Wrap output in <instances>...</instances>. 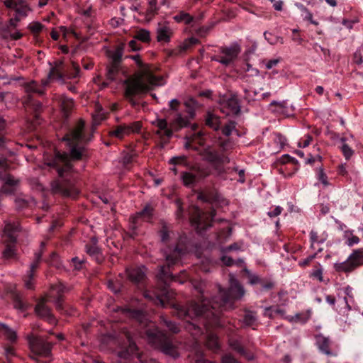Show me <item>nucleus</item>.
Segmentation results:
<instances>
[{
	"label": "nucleus",
	"instance_id": "9",
	"mask_svg": "<svg viewBox=\"0 0 363 363\" xmlns=\"http://www.w3.org/2000/svg\"><path fill=\"white\" fill-rule=\"evenodd\" d=\"M123 50L124 45L123 44L117 45L114 50H107L108 62L106 66V80L108 82H103L104 86H107L110 82L116 79L121 67Z\"/></svg>",
	"mask_w": 363,
	"mask_h": 363
},
{
	"label": "nucleus",
	"instance_id": "58",
	"mask_svg": "<svg viewBox=\"0 0 363 363\" xmlns=\"http://www.w3.org/2000/svg\"><path fill=\"white\" fill-rule=\"evenodd\" d=\"M282 211L283 208H281V206H276L273 210L269 211L267 213V215L270 218L277 217L281 213Z\"/></svg>",
	"mask_w": 363,
	"mask_h": 363
},
{
	"label": "nucleus",
	"instance_id": "12",
	"mask_svg": "<svg viewBox=\"0 0 363 363\" xmlns=\"http://www.w3.org/2000/svg\"><path fill=\"white\" fill-rule=\"evenodd\" d=\"M10 165L6 158H0V180L3 185L0 190L4 194H10L14 191L18 184V180L8 173Z\"/></svg>",
	"mask_w": 363,
	"mask_h": 363
},
{
	"label": "nucleus",
	"instance_id": "51",
	"mask_svg": "<svg viewBox=\"0 0 363 363\" xmlns=\"http://www.w3.org/2000/svg\"><path fill=\"white\" fill-rule=\"evenodd\" d=\"M264 37L265 40L271 45H275L279 41L278 36H275L268 31H265L264 33Z\"/></svg>",
	"mask_w": 363,
	"mask_h": 363
},
{
	"label": "nucleus",
	"instance_id": "1",
	"mask_svg": "<svg viewBox=\"0 0 363 363\" xmlns=\"http://www.w3.org/2000/svg\"><path fill=\"white\" fill-rule=\"evenodd\" d=\"M186 252V248L181 246L179 243L174 247H168V251L165 252L167 264L161 266L157 274V287L145 291L144 296L156 306L170 307L172 314L184 321L183 327L186 330H195V333L198 334L202 332V328L196 323L198 318L210 308H215L216 306L225 308H232L233 301L240 300L244 296L245 289L238 280L231 277L229 287L225 289L216 285L215 288L217 294L209 299L208 284L203 281H199L193 284L198 293L196 301H191L186 305L176 302L174 292L169 289L170 283L174 281L184 284L189 279V276L186 271L182 272L179 276H174L171 267Z\"/></svg>",
	"mask_w": 363,
	"mask_h": 363
},
{
	"label": "nucleus",
	"instance_id": "20",
	"mask_svg": "<svg viewBox=\"0 0 363 363\" xmlns=\"http://www.w3.org/2000/svg\"><path fill=\"white\" fill-rule=\"evenodd\" d=\"M197 216L194 218V222L197 225L198 228L203 230H207L212 225L213 218L216 216V210L211 209L208 213L207 220L204 219V212L199 208H196Z\"/></svg>",
	"mask_w": 363,
	"mask_h": 363
},
{
	"label": "nucleus",
	"instance_id": "29",
	"mask_svg": "<svg viewBox=\"0 0 363 363\" xmlns=\"http://www.w3.org/2000/svg\"><path fill=\"white\" fill-rule=\"evenodd\" d=\"M205 124L213 130H218L220 128V118L217 115L208 112L205 116Z\"/></svg>",
	"mask_w": 363,
	"mask_h": 363
},
{
	"label": "nucleus",
	"instance_id": "41",
	"mask_svg": "<svg viewBox=\"0 0 363 363\" xmlns=\"http://www.w3.org/2000/svg\"><path fill=\"white\" fill-rule=\"evenodd\" d=\"M136 157H137L136 153L127 152V153L124 154V155L123 156V159H122L123 164L124 167L125 169H127L128 170H130L133 166V164Z\"/></svg>",
	"mask_w": 363,
	"mask_h": 363
},
{
	"label": "nucleus",
	"instance_id": "16",
	"mask_svg": "<svg viewBox=\"0 0 363 363\" xmlns=\"http://www.w3.org/2000/svg\"><path fill=\"white\" fill-rule=\"evenodd\" d=\"M57 291V296L55 299V308L57 311L62 314L72 315L73 314L74 309L64 303V298L62 294L68 291V288L62 283H60L55 287Z\"/></svg>",
	"mask_w": 363,
	"mask_h": 363
},
{
	"label": "nucleus",
	"instance_id": "4",
	"mask_svg": "<svg viewBox=\"0 0 363 363\" xmlns=\"http://www.w3.org/2000/svg\"><path fill=\"white\" fill-rule=\"evenodd\" d=\"M137 65L135 73L124 82L125 99L135 108L140 105L139 99L157 86L163 85L162 77L157 74V67L145 63L139 55L131 56Z\"/></svg>",
	"mask_w": 363,
	"mask_h": 363
},
{
	"label": "nucleus",
	"instance_id": "59",
	"mask_svg": "<svg viewBox=\"0 0 363 363\" xmlns=\"http://www.w3.org/2000/svg\"><path fill=\"white\" fill-rule=\"evenodd\" d=\"M128 46L132 51L139 50L141 48L140 44L138 43V40L133 39L128 43Z\"/></svg>",
	"mask_w": 363,
	"mask_h": 363
},
{
	"label": "nucleus",
	"instance_id": "10",
	"mask_svg": "<svg viewBox=\"0 0 363 363\" xmlns=\"http://www.w3.org/2000/svg\"><path fill=\"white\" fill-rule=\"evenodd\" d=\"M363 266V248L353 250L347 259L334 264L333 268L337 273L350 274Z\"/></svg>",
	"mask_w": 363,
	"mask_h": 363
},
{
	"label": "nucleus",
	"instance_id": "2",
	"mask_svg": "<svg viewBox=\"0 0 363 363\" xmlns=\"http://www.w3.org/2000/svg\"><path fill=\"white\" fill-rule=\"evenodd\" d=\"M94 131V126L87 129L84 121L79 119L68 128L62 138L68 151L61 152L55 149L52 152L44 155L45 164L49 172L57 175L50 182L53 194L73 199L79 196V190L76 186L74 163L89 160L90 154L87 145L92 141Z\"/></svg>",
	"mask_w": 363,
	"mask_h": 363
},
{
	"label": "nucleus",
	"instance_id": "57",
	"mask_svg": "<svg viewBox=\"0 0 363 363\" xmlns=\"http://www.w3.org/2000/svg\"><path fill=\"white\" fill-rule=\"evenodd\" d=\"M313 140V137L310 135H306L304 138H302L299 142V146L306 147L308 146Z\"/></svg>",
	"mask_w": 363,
	"mask_h": 363
},
{
	"label": "nucleus",
	"instance_id": "62",
	"mask_svg": "<svg viewBox=\"0 0 363 363\" xmlns=\"http://www.w3.org/2000/svg\"><path fill=\"white\" fill-rule=\"evenodd\" d=\"M359 238L356 236V235H352V236L350 238H349L346 242L347 245L348 246H353L354 245H357L359 242Z\"/></svg>",
	"mask_w": 363,
	"mask_h": 363
},
{
	"label": "nucleus",
	"instance_id": "54",
	"mask_svg": "<svg viewBox=\"0 0 363 363\" xmlns=\"http://www.w3.org/2000/svg\"><path fill=\"white\" fill-rule=\"evenodd\" d=\"M231 234V228L230 227H227L226 228H223L220 230L218 234V238L221 240L223 238H227Z\"/></svg>",
	"mask_w": 363,
	"mask_h": 363
},
{
	"label": "nucleus",
	"instance_id": "13",
	"mask_svg": "<svg viewBox=\"0 0 363 363\" xmlns=\"http://www.w3.org/2000/svg\"><path fill=\"white\" fill-rule=\"evenodd\" d=\"M30 347L36 355L49 357L52 353V344L40 337H33L29 341Z\"/></svg>",
	"mask_w": 363,
	"mask_h": 363
},
{
	"label": "nucleus",
	"instance_id": "48",
	"mask_svg": "<svg viewBox=\"0 0 363 363\" xmlns=\"http://www.w3.org/2000/svg\"><path fill=\"white\" fill-rule=\"evenodd\" d=\"M235 122L229 121L228 123L225 124L221 129L222 133L225 136H230L233 129L235 128Z\"/></svg>",
	"mask_w": 363,
	"mask_h": 363
},
{
	"label": "nucleus",
	"instance_id": "44",
	"mask_svg": "<svg viewBox=\"0 0 363 363\" xmlns=\"http://www.w3.org/2000/svg\"><path fill=\"white\" fill-rule=\"evenodd\" d=\"M257 320V319L255 313L250 311L245 312L243 317V322L245 325L253 326L255 325Z\"/></svg>",
	"mask_w": 363,
	"mask_h": 363
},
{
	"label": "nucleus",
	"instance_id": "25",
	"mask_svg": "<svg viewBox=\"0 0 363 363\" xmlns=\"http://www.w3.org/2000/svg\"><path fill=\"white\" fill-rule=\"evenodd\" d=\"M16 207L18 210H23L28 208H32L35 205V201L33 198L27 195H21L16 197L15 200Z\"/></svg>",
	"mask_w": 363,
	"mask_h": 363
},
{
	"label": "nucleus",
	"instance_id": "53",
	"mask_svg": "<svg viewBox=\"0 0 363 363\" xmlns=\"http://www.w3.org/2000/svg\"><path fill=\"white\" fill-rule=\"evenodd\" d=\"M72 263L74 269L79 271L82 269L84 261L81 260L78 257H75L72 259Z\"/></svg>",
	"mask_w": 363,
	"mask_h": 363
},
{
	"label": "nucleus",
	"instance_id": "38",
	"mask_svg": "<svg viewBox=\"0 0 363 363\" xmlns=\"http://www.w3.org/2000/svg\"><path fill=\"white\" fill-rule=\"evenodd\" d=\"M169 164L174 166L182 165L187 168H189V167L191 166L188 161V157L185 155H179L172 157L169 160Z\"/></svg>",
	"mask_w": 363,
	"mask_h": 363
},
{
	"label": "nucleus",
	"instance_id": "50",
	"mask_svg": "<svg viewBox=\"0 0 363 363\" xmlns=\"http://www.w3.org/2000/svg\"><path fill=\"white\" fill-rule=\"evenodd\" d=\"M29 29L33 34H38L43 28V25L39 22H33L28 26Z\"/></svg>",
	"mask_w": 363,
	"mask_h": 363
},
{
	"label": "nucleus",
	"instance_id": "11",
	"mask_svg": "<svg viewBox=\"0 0 363 363\" xmlns=\"http://www.w3.org/2000/svg\"><path fill=\"white\" fill-rule=\"evenodd\" d=\"M189 172H182L180 179L183 185L186 187H193L196 182L204 179L210 175L211 171L208 168L199 165L189 167Z\"/></svg>",
	"mask_w": 363,
	"mask_h": 363
},
{
	"label": "nucleus",
	"instance_id": "36",
	"mask_svg": "<svg viewBox=\"0 0 363 363\" xmlns=\"http://www.w3.org/2000/svg\"><path fill=\"white\" fill-rule=\"evenodd\" d=\"M175 21L189 25L194 21V18L185 11H180L174 16Z\"/></svg>",
	"mask_w": 363,
	"mask_h": 363
},
{
	"label": "nucleus",
	"instance_id": "55",
	"mask_svg": "<svg viewBox=\"0 0 363 363\" xmlns=\"http://www.w3.org/2000/svg\"><path fill=\"white\" fill-rule=\"evenodd\" d=\"M220 260L223 264L227 267L233 266L235 264V260L232 257L227 255H223L220 257Z\"/></svg>",
	"mask_w": 363,
	"mask_h": 363
},
{
	"label": "nucleus",
	"instance_id": "42",
	"mask_svg": "<svg viewBox=\"0 0 363 363\" xmlns=\"http://www.w3.org/2000/svg\"><path fill=\"white\" fill-rule=\"evenodd\" d=\"M13 305L16 308L22 311H26L28 308V303L24 301L18 294L13 295Z\"/></svg>",
	"mask_w": 363,
	"mask_h": 363
},
{
	"label": "nucleus",
	"instance_id": "6",
	"mask_svg": "<svg viewBox=\"0 0 363 363\" xmlns=\"http://www.w3.org/2000/svg\"><path fill=\"white\" fill-rule=\"evenodd\" d=\"M126 313L134 322L135 330L141 337L146 338L153 346L173 358L179 356L177 348L173 344L171 337L166 332L160 330L154 322L150 320L147 311L128 307Z\"/></svg>",
	"mask_w": 363,
	"mask_h": 363
},
{
	"label": "nucleus",
	"instance_id": "28",
	"mask_svg": "<svg viewBox=\"0 0 363 363\" xmlns=\"http://www.w3.org/2000/svg\"><path fill=\"white\" fill-rule=\"evenodd\" d=\"M126 272L129 280L135 284L142 283L145 277V273L140 268L127 269Z\"/></svg>",
	"mask_w": 363,
	"mask_h": 363
},
{
	"label": "nucleus",
	"instance_id": "23",
	"mask_svg": "<svg viewBox=\"0 0 363 363\" xmlns=\"http://www.w3.org/2000/svg\"><path fill=\"white\" fill-rule=\"evenodd\" d=\"M42 253L37 252L35 254V259L30 264L29 271L28 272L27 277L25 279V286L28 289H33V279L34 278L35 272L39 267L41 262Z\"/></svg>",
	"mask_w": 363,
	"mask_h": 363
},
{
	"label": "nucleus",
	"instance_id": "60",
	"mask_svg": "<svg viewBox=\"0 0 363 363\" xmlns=\"http://www.w3.org/2000/svg\"><path fill=\"white\" fill-rule=\"evenodd\" d=\"M292 40L299 45H301L303 42V39L299 35V30L298 29H294L292 30Z\"/></svg>",
	"mask_w": 363,
	"mask_h": 363
},
{
	"label": "nucleus",
	"instance_id": "39",
	"mask_svg": "<svg viewBox=\"0 0 363 363\" xmlns=\"http://www.w3.org/2000/svg\"><path fill=\"white\" fill-rule=\"evenodd\" d=\"M0 334L4 335L11 342H15L16 340V334L11 330L7 325L0 323Z\"/></svg>",
	"mask_w": 363,
	"mask_h": 363
},
{
	"label": "nucleus",
	"instance_id": "32",
	"mask_svg": "<svg viewBox=\"0 0 363 363\" xmlns=\"http://www.w3.org/2000/svg\"><path fill=\"white\" fill-rule=\"evenodd\" d=\"M19 230H20V226L18 223H8L6 224L5 228H4V231L8 235L9 242H16V233L19 231Z\"/></svg>",
	"mask_w": 363,
	"mask_h": 363
},
{
	"label": "nucleus",
	"instance_id": "35",
	"mask_svg": "<svg viewBox=\"0 0 363 363\" xmlns=\"http://www.w3.org/2000/svg\"><path fill=\"white\" fill-rule=\"evenodd\" d=\"M341 146L340 148L342 151V155H344L346 160H349L352 156L354 155V150L347 144V138L345 137H342L340 138Z\"/></svg>",
	"mask_w": 363,
	"mask_h": 363
},
{
	"label": "nucleus",
	"instance_id": "37",
	"mask_svg": "<svg viewBox=\"0 0 363 363\" xmlns=\"http://www.w3.org/2000/svg\"><path fill=\"white\" fill-rule=\"evenodd\" d=\"M107 287L114 294H118L122 291L123 284L121 279H108L107 281Z\"/></svg>",
	"mask_w": 363,
	"mask_h": 363
},
{
	"label": "nucleus",
	"instance_id": "63",
	"mask_svg": "<svg viewBox=\"0 0 363 363\" xmlns=\"http://www.w3.org/2000/svg\"><path fill=\"white\" fill-rule=\"evenodd\" d=\"M4 353H5V355L6 357V359L8 360H9L10 357L14 356V354H15V352H14L13 347H11V346L6 347L5 349H4Z\"/></svg>",
	"mask_w": 363,
	"mask_h": 363
},
{
	"label": "nucleus",
	"instance_id": "7",
	"mask_svg": "<svg viewBox=\"0 0 363 363\" xmlns=\"http://www.w3.org/2000/svg\"><path fill=\"white\" fill-rule=\"evenodd\" d=\"M205 134L202 130H199L186 137L184 147L187 150L199 151V155L205 160L213 164L217 169H219L220 165L229 162L228 158L224 154H220L213 150L211 145L205 147Z\"/></svg>",
	"mask_w": 363,
	"mask_h": 363
},
{
	"label": "nucleus",
	"instance_id": "15",
	"mask_svg": "<svg viewBox=\"0 0 363 363\" xmlns=\"http://www.w3.org/2000/svg\"><path fill=\"white\" fill-rule=\"evenodd\" d=\"M24 88L28 94L25 101L26 104L32 107L35 112L39 111L42 108V104L40 101L35 100L32 94L35 93L39 95H43L44 93L43 91L39 88L38 84L34 81L26 83Z\"/></svg>",
	"mask_w": 363,
	"mask_h": 363
},
{
	"label": "nucleus",
	"instance_id": "61",
	"mask_svg": "<svg viewBox=\"0 0 363 363\" xmlns=\"http://www.w3.org/2000/svg\"><path fill=\"white\" fill-rule=\"evenodd\" d=\"M209 30L210 28L202 26L196 30V33L199 37L203 38L208 34Z\"/></svg>",
	"mask_w": 363,
	"mask_h": 363
},
{
	"label": "nucleus",
	"instance_id": "49",
	"mask_svg": "<svg viewBox=\"0 0 363 363\" xmlns=\"http://www.w3.org/2000/svg\"><path fill=\"white\" fill-rule=\"evenodd\" d=\"M142 128L141 123L140 121H135L130 125H127V131L129 135L130 133H139Z\"/></svg>",
	"mask_w": 363,
	"mask_h": 363
},
{
	"label": "nucleus",
	"instance_id": "21",
	"mask_svg": "<svg viewBox=\"0 0 363 363\" xmlns=\"http://www.w3.org/2000/svg\"><path fill=\"white\" fill-rule=\"evenodd\" d=\"M98 240L96 237L91 238L89 242L85 245L86 252L97 263L103 262V256L101 249L97 246Z\"/></svg>",
	"mask_w": 363,
	"mask_h": 363
},
{
	"label": "nucleus",
	"instance_id": "52",
	"mask_svg": "<svg viewBox=\"0 0 363 363\" xmlns=\"http://www.w3.org/2000/svg\"><path fill=\"white\" fill-rule=\"evenodd\" d=\"M177 209L176 211L177 218L178 219H182L184 217V208L182 207V203L179 199H177L175 201Z\"/></svg>",
	"mask_w": 363,
	"mask_h": 363
},
{
	"label": "nucleus",
	"instance_id": "56",
	"mask_svg": "<svg viewBox=\"0 0 363 363\" xmlns=\"http://www.w3.org/2000/svg\"><path fill=\"white\" fill-rule=\"evenodd\" d=\"M222 363H240L231 354H227L222 357Z\"/></svg>",
	"mask_w": 363,
	"mask_h": 363
},
{
	"label": "nucleus",
	"instance_id": "27",
	"mask_svg": "<svg viewBox=\"0 0 363 363\" xmlns=\"http://www.w3.org/2000/svg\"><path fill=\"white\" fill-rule=\"evenodd\" d=\"M198 199L203 202L214 204L218 202L219 195L214 190L204 191L199 193Z\"/></svg>",
	"mask_w": 363,
	"mask_h": 363
},
{
	"label": "nucleus",
	"instance_id": "47",
	"mask_svg": "<svg viewBox=\"0 0 363 363\" xmlns=\"http://www.w3.org/2000/svg\"><path fill=\"white\" fill-rule=\"evenodd\" d=\"M309 313H297L294 316L291 317L289 320L291 322H299L304 324L309 320Z\"/></svg>",
	"mask_w": 363,
	"mask_h": 363
},
{
	"label": "nucleus",
	"instance_id": "19",
	"mask_svg": "<svg viewBox=\"0 0 363 363\" xmlns=\"http://www.w3.org/2000/svg\"><path fill=\"white\" fill-rule=\"evenodd\" d=\"M35 312L38 317L48 321L50 324H56L57 320L52 313L51 308L46 305V299L42 298L38 301L35 307Z\"/></svg>",
	"mask_w": 363,
	"mask_h": 363
},
{
	"label": "nucleus",
	"instance_id": "3",
	"mask_svg": "<svg viewBox=\"0 0 363 363\" xmlns=\"http://www.w3.org/2000/svg\"><path fill=\"white\" fill-rule=\"evenodd\" d=\"M237 300L233 301L232 308H225L224 307L216 306L215 308H210L199 318H198L196 323L202 328V332L201 333L196 334L195 333V330H186L191 333L194 338L196 339L199 336L203 335L204 332H208L211 329L220 328L225 330L228 333L230 347L247 360H252L254 359L253 354L242 345V337L235 333L237 329L235 326V320L223 313L224 311H228L233 309L235 308V302Z\"/></svg>",
	"mask_w": 363,
	"mask_h": 363
},
{
	"label": "nucleus",
	"instance_id": "5",
	"mask_svg": "<svg viewBox=\"0 0 363 363\" xmlns=\"http://www.w3.org/2000/svg\"><path fill=\"white\" fill-rule=\"evenodd\" d=\"M169 106L171 117L169 123L166 119L157 121V129L155 134L159 140L158 145L160 148H164L169 143L174 131L177 132L191 124L190 121L194 118L195 111L199 108L200 104L196 99L191 98L185 101L184 111L180 110V102L177 99L171 100Z\"/></svg>",
	"mask_w": 363,
	"mask_h": 363
},
{
	"label": "nucleus",
	"instance_id": "64",
	"mask_svg": "<svg viewBox=\"0 0 363 363\" xmlns=\"http://www.w3.org/2000/svg\"><path fill=\"white\" fill-rule=\"evenodd\" d=\"M362 54L363 52H362L361 50H357L354 52V60L355 62V63L357 64H362Z\"/></svg>",
	"mask_w": 363,
	"mask_h": 363
},
{
	"label": "nucleus",
	"instance_id": "24",
	"mask_svg": "<svg viewBox=\"0 0 363 363\" xmlns=\"http://www.w3.org/2000/svg\"><path fill=\"white\" fill-rule=\"evenodd\" d=\"M4 4L7 8L15 9L16 13L21 16L26 14V0H6Z\"/></svg>",
	"mask_w": 363,
	"mask_h": 363
},
{
	"label": "nucleus",
	"instance_id": "46",
	"mask_svg": "<svg viewBox=\"0 0 363 363\" xmlns=\"http://www.w3.org/2000/svg\"><path fill=\"white\" fill-rule=\"evenodd\" d=\"M135 38L143 43H149L150 41V32L145 29H140L136 33Z\"/></svg>",
	"mask_w": 363,
	"mask_h": 363
},
{
	"label": "nucleus",
	"instance_id": "18",
	"mask_svg": "<svg viewBox=\"0 0 363 363\" xmlns=\"http://www.w3.org/2000/svg\"><path fill=\"white\" fill-rule=\"evenodd\" d=\"M243 277L248 279V283L251 285L259 284L264 290L269 291L274 287V282L268 278H262L257 274H252L248 269L244 268L242 270Z\"/></svg>",
	"mask_w": 363,
	"mask_h": 363
},
{
	"label": "nucleus",
	"instance_id": "14",
	"mask_svg": "<svg viewBox=\"0 0 363 363\" xmlns=\"http://www.w3.org/2000/svg\"><path fill=\"white\" fill-rule=\"evenodd\" d=\"M240 52V48L238 45L230 47H221L220 53L223 55L214 57L213 60L217 61L225 66H229L236 60Z\"/></svg>",
	"mask_w": 363,
	"mask_h": 363
},
{
	"label": "nucleus",
	"instance_id": "26",
	"mask_svg": "<svg viewBox=\"0 0 363 363\" xmlns=\"http://www.w3.org/2000/svg\"><path fill=\"white\" fill-rule=\"evenodd\" d=\"M316 344L320 351L327 355H331L332 352L330 349V340L328 337L319 334L315 336Z\"/></svg>",
	"mask_w": 363,
	"mask_h": 363
},
{
	"label": "nucleus",
	"instance_id": "8",
	"mask_svg": "<svg viewBox=\"0 0 363 363\" xmlns=\"http://www.w3.org/2000/svg\"><path fill=\"white\" fill-rule=\"evenodd\" d=\"M50 69L48 77L50 79L65 82L66 79L77 78L79 76L80 67L74 62L70 65H65L62 60L54 61L53 65L50 63Z\"/></svg>",
	"mask_w": 363,
	"mask_h": 363
},
{
	"label": "nucleus",
	"instance_id": "40",
	"mask_svg": "<svg viewBox=\"0 0 363 363\" xmlns=\"http://www.w3.org/2000/svg\"><path fill=\"white\" fill-rule=\"evenodd\" d=\"M73 106L74 101L72 99H66L62 101L61 108L63 115L66 118H68L69 114L71 113Z\"/></svg>",
	"mask_w": 363,
	"mask_h": 363
},
{
	"label": "nucleus",
	"instance_id": "34",
	"mask_svg": "<svg viewBox=\"0 0 363 363\" xmlns=\"http://www.w3.org/2000/svg\"><path fill=\"white\" fill-rule=\"evenodd\" d=\"M160 235L161 241L164 244H168L171 242L174 233L166 223H163L160 230Z\"/></svg>",
	"mask_w": 363,
	"mask_h": 363
},
{
	"label": "nucleus",
	"instance_id": "22",
	"mask_svg": "<svg viewBox=\"0 0 363 363\" xmlns=\"http://www.w3.org/2000/svg\"><path fill=\"white\" fill-rule=\"evenodd\" d=\"M155 213V208L151 203H146L143 208L135 213L130 218L135 223H138V220L142 219L144 221L151 223Z\"/></svg>",
	"mask_w": 363,
	"mask_h": 363
},
{
	"label": "nucleus",
	"instance_id": "31",
	"mask_svg": "<svg viewBox=\"0 0 363 363\" xmlns=\"http://www.w3.org/2000/svg\"><path fill=\"white\" fill-rule=\"evenodd\" d=\"M127 130V125H119L110 130L108 131V135L111 138L122 140L125 135H128Z\"/></svg>",
	"mask_w": 363,
	"mask_h": 363
},
{
	"label": "nucleus",
	"instance_id": "43",
	"mask_svg": "<svg viewBox=\"0 0 363 363\" xmlns=\"http://www.w3.org/2000/svg\"><path fill=\"white\" fill-rule=\"evenodd\" d=\"M284 311L277 306H270L265 308L264 315L274 318L276 315H284Z\"/></svg>",
	"mask_w": 363,
	"mask_h": 363
},
{
	"label": "nucleus",
	"instance_id": "33",
	"mask_svg": "<svg viewBox=\"0 0 363 363\" xmlns=\"http://www.w3.org/2000/svg\"><path fill=\"white\" fill-rule=\"evenodd\" d=\"M160 323L172 334H177L180 331V326L166 316L160 317Z\"/></svg>",
	"mask_w": 363,
	"mask_h": 363
},
{
	"label": "nucleus",
	"instance_id": "17",
	"mask_svg": "<svg viewBox=\"0 0 363 363\" xmlns=\"http://www.w3.org/2000/svg\"><path fill=\"white\" fill-rule=\"evenodd\" d=\"M220 111L227 116H237L240 112V107L235 95L230 94L220 99Z\"/></svg>",
	"mask_w": 363,
	"mask_h": 363
},
{
	"label": "nucleus",
	"instance_id": "30",
	"mask_svg": "<svg viewBox=\"0 0 363 363\" xmlns=\"http://www.w3.org/2000/svg\"><path fill=\"white\" fill-rule=\"evenodd\" d=\"M172 34L169 27L160 25L157 30V39L159 42L167 43L170 40Z\"/></svg>",
	"mask_w": 363,
	"mask_h": 363
},
{
	"label": "nucleus",
	"instance_id": "45",
	"mask_svg": "<svg viewBox=\"0 0 363 363\" xmlns=\"http://www.w3.org/2000/svg\"><path fill=\"white\" fill-rule=\"evenodd\" d=\"M6 245L5 249L3 251V256L6 259L13 258L16 255L15 243L11 242Z\"/></svg>",
	"mask_w": 363,
	"mask_h": 363
}]
</instances>
